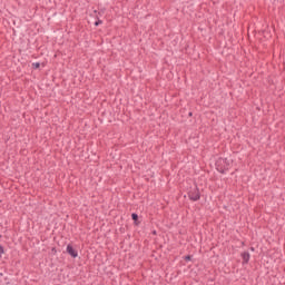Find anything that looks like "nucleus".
Returning <instances> with one entry per match:
<instances>
[{"instance_id":"f257e3e1","label":"nucleus","mask_w":285,"mask_h":285,"mask_svg":"<svg viewBox=\"0 0 285 285\" xmlns=\"http://www.w3.org/2000/svg\"><path fill=\"white\" fill-rule=\"evenodd\" d=\"M215 166L218 173H220L222 175H226V173H228L233 168V160L219 157L216 160Z\"/></svg>"},{"instance_id":"f03ea898","label":"nucleus","mask_w":285,"mask_h":285,"mask_svg":"<svg viewBox=\"0 0 285 285\" xmlns=\"http://www.w3.org/2000/svg\"><path fill=\"white\" fill-rule=\"evenodd\" d=\"M187 195L190 202H199V199H202V193L199 191V187H197V185L190 187Z\"/></svg>"},{"instance_id":"7ed1b4c3","label":"nucleus","mask_w":285,"mask_h":285,"mask_svg":"<svg viewBox=\"0 0 285 285\" xmlns=\"http://www.w3.org/2000/svg\"><path fill=\"white\" fill-rule=\"evenodd\" d=\"M67 253L73 259H77V257H79V252H77V249H75V247L71 244L67 245Z\"/></svg>"},{"instance_id":"20e7f679","label":"nucleus","mask_w":285,"mask_h":285,"mask_svg":"<svg viewBox=\"0 0 285 285\" xmlns=\"http://www.w3.org/2000/svg\"><path fill=\"white\" fill-rule=\"evenodd\" d=\"M240 257L243 259V265L248 264V262H250V253H248V252H243L240 254Z\"/></svg>"},{"instance_id":"39448f33","label":"nucleus","mask_w":285,"mask_h":285,"mask_svg":"<svg viewBox=\"0 0 285 285\" xmlns=\"http://www.w3.org/2000/svg\"><path fill=\"white\" fill-rule=\"evenodd\" d=\"M131 219H132L135 226H139V224H141V222H139V215L137 213L131 214Z\"/></svg>"},{"instance_id":"423d86ee","label":"nucleus","mask_w":285,"mask_h":285,"mask_svg":"<svg viewBox=\"0 0 285 285\" xmlns=\"http://www.w3.org/2000/svg\"><path fill=\"white\" fill-rule=\"evenodd\" d=\"M39 68H41V63L40 62H33L32 63V69L33 70H39Z\"/></svg>"},{"instance_id":"0eeeda50","label":"nucleus","mask_w":285,"mask_h":285,"mask_svg":"<svg viewBox=\"0 0 285 285\" xmlns=\"http://www.w3.org/2000/svg\"><path fill=\"white\" fill-rule=\"evenodd\" d=\"M4 253H6V249L3 248V245H0V259Z\"/></svg>"},{"instance_id":"6e6552de","label":"nucleus","mask_w":285,"mask_h":285,"mask_svg":"<svg viewBox=\"0 0 285 285\" xmlns=\"http://www.w3.org/2000/svg\"><path fill=\"white\" fill-rule=\"evenodd\" d=\"M94 12L96 14V19L99 20V18L101 17V11L95 10Z\"/></svg>"},{"instance_id":"1a4fd4ad","label":"nucleus","mask_w":285,"mask_h":285,"mask_svg":"<svg viewBox=\"0 0 285 285\" xmlns=\"http://www.w3.org/2000/svg\"><path fill=\"white\" fill-rule=\"evenodd\" d=\"M101 23H104V21L101 20V19H98L95 23H94V26H101Z\"/></svg>"},{"instance_id":"9d476101","label":"nucleus","mask_w":285,"mask_h":285,"mask_svg":"<svg viewBox=\"0 0 285 285\" xmlns=\"http://www.w3.org/2000/svg\"><path fill=\"white\" fill-rule=\"evenodd\" d=\"M184 259H185V262H190L193 259V256L187 255V256L184 257Z\"/></svg>"},{"instance_id":"9b49d317","label":"nucleus","mask_w":285,"mask_h":285,"mask_svg":"<svg viewBox=\"0 0 285 285\" xmlns=\"http://www.w3.org/2000/svg\"><path fill=\"white\" fill-rule=\"evenodd\" d=\"M188 117H193V111H189Z\"/></svg>"},{"instance_id":"f8f14e48","label":"nucleus","mask_w":285,"mask_h":285,"mask_svg":"<svg viewBox=\"0 0 285 285\" xmlns=\"http://www.w3.org/2000/svg\"><path fill=\"white\" fill-rule=\"evenodd\" d=\"M250 250H255V247H252Z\"/></svg>"}]
</instances>
